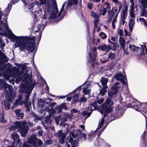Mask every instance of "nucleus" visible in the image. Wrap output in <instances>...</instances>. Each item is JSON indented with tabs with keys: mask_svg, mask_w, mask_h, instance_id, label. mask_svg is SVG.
Here are the masks:
<instances>
[{
	"mask_svg": "<svg viewBox=\"0 0 147 147\" xmlns=\"http://www.w3.org/2000/svg\"><path fill=\"white\" fill-rule=\"evenodd\" d=\"M108 57L111 59H112L115 58V55L114 53H111L109 54Z\"/></svg>",
	"mask_w": 147,
	"mask_h": 147,
	"instance_id": "42",
	"label": "nucleus"
},
{
	"mask_svg": "<svg viewBox=\"0 0 147 147\" xmlns=\"http://www.w3.org/2000/svg\"><path fill=\"white\" fill-rule=\"evenodd\" d=\"M0 25L1 26H0V30H2L3 28L6 29V26H5V23L0 22Z\"/></svg>",
	"mask_w": 147,
	"mask_h": 147,
	"instance_id": "40",
	"label": "nucleus"
},
{
	"mask_svg": "<svg viewBox=\"0 0 147 147\" xmlns=\"http://www.w3.org/2000/svg\"><path fill=\"white\" fill-rule=\"evenodd\" d=\"M15 47H19L21 51L25 52L27 50L28 52H32L34 51L35 45V37L15 36Z\"/></svg>",
	"mask_w": 147,
	"mask_h": 147,
	"instance_id": "1",
	"label": "nucleus"
},
{
	"mask_svg": "<svg viewBox=\"0 0 147 147\" xmlns=\"http://www.w3.org/2000/svg\"><path fill=\"white\" fill-rule=\"evenodd\" d=\"M96 48L94 47L93 49V54H91L90 53H89V55L90 58V60H89V62L92 63V66L94 68L95 64L97 65L98 63L97 62L96 59Z\"/></svg>",
	"mask_w": 147,
	"mask_h": 147,
	"instance_id": "12",
	"label": "nucleus"
},
{
	"mask_svg": "<svg viewBox=\"0 0 147 147\" xmlns=\"http://www.w3.org/2000/svg\"><path fill=\"white\" fill-rule=\"evenodd\" d=\"M83 92L84 94L86 95L90 93V90L87 88H84L83 89Z\"/></svg>",
	"mask_w": 147,
	"mask_h": 147,
	"instance_id": "36",
	"label": "nucleus"
},
{
	"mask_svg": "<svg viewBox=\"0 0 147 147\" xmlns=\"http://www.w3.org/2000/svg\"><path fill=\"white\" fill-rule=\"evenodd\" d=\"M52 141L53 140H52L49 139L47 140L46 141V143L47 145H49L52 143Z\"/></svg>",
	"mask_w": 147,
	"mask_h": 147,
	"instance_id": "52",
	"label": "nucleus"
},
{
	"mask_svg": "<svg viewBox=\"0 0 147 147\" xmlns=\"http://www.w3.org/2000/svg\"><path fill=\"white\" fill-rule=\"evenodd\" d=\"M68 139L69 142L71 143V147H78L79 139L78 138L75 140H73V138H75V136L74 133L73 131H71L69 133V137Z\"/></svg>",
	"mask_w": 147,
	"mask_h": 147,
	"instance_id": "11",
	"label": "nucleus"
},
{
	"mask_svg": "<svg viewBox=\"0 0 147 147\" xmlns=\"http://www.w3.org/2000/svg\"><path fill=\"white\" fill-rule=\"evenodd\" d=\"M19 67H20L22 68V70H24L26 68V66L25 65H22L19 64L18 66Z\"/></svg>",
	"mask_w": 147,
	"mask_h": 147,
	"instance_id": "53",
	"label": "nucleus"
},
{
	"mask_svg": "<svg viewBox=\"0 0 147 147\" xmlns=\"http://www.w3.org/2000/svg\"><path fill=\"white\" fill-rule=\"evenodd\" d=\"M60 106L61 107L62 109H64L66 110L67 109V107L65 103H62Z\"/></svg>",
	"mask_w": 147,
	"mask_h": 147,
	"instance_id": "43",
	"label": "nucleus"
},
{
	"mask_svg": "<svg viewBox=\"0 0 147 147\" xmlns=\"http://www.w3.org/2000/svg\"><path fill=\"white\" fill-rule=\"evenodd\" d=\"M82 138L83 140H86L87 138H86V134L84 133L82 135Z\"/></svg>",
	"mask_w": 147,
	"mask_h": 147,
	"instance_id": "59",
	"label": "nucleus"
},
{
	"mask_svg": "<svg viewBox=\"0 0 147 147\" xmlns=\"http://www.w3.org/2000/svg\"><path fill=\"white\" fill-rule=\"evenodd\" d=\"M51 118V116L48 115L47 116L45 119L42 122V125L47 130L51 127L52 121Z\"/></svg>",
	"mask_w": 147,
	"mask_h": 147,
	"instance_id": "13",
	"label": "nucleus"
},
{
	"mask_svg": "<svg viewBox=\"0 0 147 147\" xmlns=\"http://www.w3.org/2000/svg\"><path fill=\"white\" fill-rule=\"evenodd\" d=\"M12 137L13 139L15 140H17V144H18L20 142L21 140L19 139L20 136L16 133H13L11 134Z\"/></svg>",
	"mask_w": 147,
	"mask_h": 147,
	"instance_id": "21",
	"label": "nucleus"
},
{
	"mask_svg": "<svg viewBox=\"0 0 147 147\" xmlns=\"http://www.w3.org/2000/svg\"><path fill=\"white\" fill-rule=\"evenodd\" d=\"M113 105V102L111 100L110 98H108L106 100L105 102L101 105V109L103 111H101L102 113L104 112V114L101 119V121L100 123L103 124L105 122V118L107 116L109 113H110L113 111L111 106Z\"/></svg>",
	"mask_w": 147,
	"mask_h": 147,
	"instance_id": "5",
	"label": "nucleus"
},
{
	"mask_svg": "<svg viewBox=\"0 0 147 147\" xmlns=\"http://www.w3.org/2000/svg\"><path fill=\"white\" fill-rule=\"evenodd\" d=\"M119 43L122 49H124L125 47V39L123 37H120L119 40Z\"/></svg>",
	"mask_w": 147,
	"mask_h": 147,
	"instance_id": "22",
	"label": "nucleus"
},
{
	"mask_svg": "<svg viewBox=\"0 0 147 147\" xmlns=\"http://www.w3.org/2000/svg\"><path fill=\"white\" fill-rule=\"evenodd\" d=\"M34 116L35 118V120H36V121L38 120H40L42 119V117H41L37 115H35Z\"/></svg>",
	"mask_w": 147,
	"mask_h": 147,
	"instance_id": "46",
	"label": "nucleus"
},
{
	"mask_svg": "<svg viewBox=\"0 0 147 147\" xmlns=\"http://www.w3.org/2000/svg\"><path fill=\"white\" fill-rule=\"evenodd\" d=\"M88 8L90 10L92 9L93 7V4L91 2L88 3L87 4Z\"/></svg>",
	"mask_w": 147,
	"mask_h": 147,
	"instance_id": "48",
	"label": "nucleus"
},
{
	"mask_svg": "<svg viewBox=\"0 0 147 147\" xmlns=\"http://www.w3.org/2000/svg\"><path fill=\"white\" fill-rule=\"evenodd\" d=\"M100 60L102 63H104L108 61H109V59L107 57H102L100 58Z\"/></svg>",
	"mask_w": 147,
	"mask_h": 147,
	"instance_id": "32",
	"label": "nucleus"
},
{
	"mask_svg": "<svg viewBox=\"0 0 147 147\" xmlns=\"http://www.w3.org/2000/svg\"><path fill=\"white\" fill-rule=\"evenodd\" d=\"M36 134H33L28 140V142L29 144L32 145H30L27 143H24L23 147H38L42 144V142L39 139L36 138Z\"/></svg>",
	"mask_w": 147,
	"mask_h": 147,
	"instance_id": "8",
	"label": "nucleus"
},
{
	"mask_svg": "<svg viewBox=\"0 0 147 147\" xmlns=\"http://www.w3.org/2000/svg\"><path fill=\"white\" fill-rule=\"evenodd\" d=\"M125 20H122L121 19V21L120 22V23H121V24H122V25H123L124 24L125 21Z\"/></svg>",
	"mask_w": 147,
	"mask_h": 147,
	"instance_id": "63",
	"label": "nucleus"
},
{
	"mask_svg": "<svg viewBox=\"0 0 147 147\" xmlns=\"http://www.w3.org/2000/svg\"><path fill=\"white\" fill-rule=\"evenodd\" d=\"M114 77L117 80L120 81L123 85H125L126 83L124 80L125 77L121 72L116 74Z\"/></svg>",
	"mask_w": 147,
	"mask_h": 147,
	"instance_id": "16",
	"label": "nucleus"
},
{
	"mask_svg": "<svg viewBox=\"0 0 147 147\" xmlns=\"http://www.w3.org/2000/svg\"><path fill=\"white\" fill-rule=\"evenodd\" d=\"M14 113L17 117H18V119H22L23 118L24 114L21 109L15 110Z\"/></svg>",
	"mask_w": 147,
	"mask_h": 147,
	"instance_id": "18",
	"label": "nucleus"
},
{
	"mask_svg": "<svg viewBox=\"0 0 147 147\" xmlns=\"http://www.w3.org/2000/svg\"><path fill=\"white\" fill-rule=\"evenodd\" d=\"M19 70V69L16 67H14L12 69L7 68L6 71L7 73L4 75V77L7 80H9L10 78L12 77L16 79H18L19 81L24 80L22 76V74L20 72Z\"/></svg>",
	"mask_w": 147,
	"mask_h": 147,
	"instance_id": "4",
	"label": "nucleus"
},
{
	"mask_svg": "<svg viewBox=\"0 0 147 147\" xmlns=\"http://www.w3.org/2000/svg\"><path fill=\"white\" fill-rule=\"evenodd\" d=\"M108 41L109 42L110 44H111V43H112V46L113 47H116V43L114 42L111 41L109 39L108 40Z\"/></svg>",
	"mask_w": 147,
	"mask_h": 147,
	"instance_id": "55",
	"label": "nucleus"
},
{
	"mask_svg": "<svg viewBox=\"0 0 147 147\" xmlns=\"http://www.w3.org/2000/svg\"><path fill=\"white\" fill-rule=\"evenodd\" d=\"M4 93L7 99L3 100L2 102V105L6 110L10 108V105L16 95V92L14 91L12 86L6 84L4 86Z\"/></svg>",
	"mask_w": 147,
	"mask_h": 147,
	"instance_id": "2",
	"label": "nucleus"
},
{
	"mask_svg": "<svg viewBox=\"0 0 147 147\" xmlns=\"http://www.w3.org/2000/svg\"><path fill=\"white\" fill-rule=\"evenodd\" d=\"M43 131L42 130H40L38 131V134L39 136H41L42 134Z\"/></svg>",
	"mask_w": 147,
	"mask_h": 147,
	"instance_id": "60",
	"label": "nucleus"
},
{
	"mask_svg": "<svg viewBox=\"0 0 147 147\" xmlns=\"http://www.w3.org/2000/svg\"><path fill=\"white\" fill-rule=\"evenodd\" d=\"M91 16L95 18H99V16L97 15V13L93 11L91 12Z\"/></svg>",
	"mask_w": 147,
	"mask_h": 147,
	"instance_id": "39",
	"label": "nucleus"
},
{
	"mask_svg": "<svg viewBox=\"0 0 147 147\" xmlns=\"http://www.w3.org/2000/svg\"><path fill=\"white\" fill-rule=\"evenodd\" d=\"M79 93L76 94H75L73 97V100L74 102L77 101L78 100V99L79 97Z\"/></svg>",
	"mask_w": 147,
	"mask_h": 147,
	"instance_id": "34",
	"label": "nucleus"
},
{
	"mask_svg": "<svg viewBox=\"0 0 147 147\" xmlns=\"http://www.w3.org/2000/svg\"><path fill=\"white\" fill-rule=\"evenodd\" d=\"M107 15L108 16L107 17L108 20V21L109 22H111L113 16H114L115 14L113 11L111 10H109L108 11Z\"/></svg>",
	"mask_w": 147,
	"mask_h": 147,
	"instance_id": "20",
	"label": "nucleus"
},
{
	"mask_svg": "<svg viewBox=\"0 0 147 147\" xmlns=\"http://www.w3.org/2000/svg\"><path fill=\"white\" fill-rule=\"evenodd\" d=\"M73 132L74 133L76 138H78L79 139V138H81L82 136V133L79 130H75L74 131V132Z\"/></svg>",
	"mask_w": 147,
	"mask_h": 147,
	"instance_id": "25",
	"label": "nucleus"
},
{
	"mask_svg": "<svg viewBox=\"0 0 147 147\" xmlns=\"http://www.w3.org/2000/svg\"><path fill=\"white\" fill-rule=\"evenodd\" d=\"M99 18H96L94 20V28H96L97 26V24L99 23Z\"/></svg>",
	"mask_w": 147,
	"mask_h": 147,
	"instance_id": "38",
	"label": "nucleus"
},
{
	"mask_svg": "<svg viewBox=\"0 0 147 147\" xmlns=\"http://www.w3.org/2000/svg\"><path fill=\"white\" fill-rule=\"evenodd\" d=\"M18 129V131H20L21 136L25 137L26 135L28 130V128L23 125L21 122H16L15 123L10 125L9 129L10 131Z\"/></svg>",
	"mask_w": 147,
	"mask_h": 147,
	"instance_id": "6",
	"label": "nucleus"
},
{
	"mask_svg": "<svg viewBox=\"0 0 147 147\" xmlns=\"http://www.w3.org/2000/svg\"><path fill=\"white\" fill-rule=\"evenodd\" d=\"M65 3H66V2H65L63 4L62 6V7L60 10V12L58 13V16H61V15H62V16H64L65 15V11L64 12L63 14H62V12L63 10L64 9V7H65Z\"/></svg>",
	"mask_w": 147,
	"mask_h": 147,
	"instance_id": "29",
	"label": "nucleus"
},
{
	"mask_svg": "<svg viewBox=\"0 0 147 147\" xmlns=\"http://www.w3.org/2000/svg\"><path fill=\"white\" fill-rule=\"evenodd\" d=\"M91 105L94 108V110L98 109H99V107L97 105V102L96 101H95L93 103L91 104Z\"/></svg>",
	"mask_w": 147,
	"mask_h": 147,
	"instance_id": "35",
	"label": "nucleus"
},
{
	"mask_svg": "<svg viewBox=\"0 0 147 147\" xmlns=\"http://www.w3.org/2000/svg\"><path fill=\"white\" fill-rule=\"evenodd\" d=\"M130 16L132 18H134L135 17V14L134 12H130Z\"/></svg>",
	"mask_w": 147,
	"mask_h": 147,
	"instance_id": "61",
	"label": "nucleus"
},
{
	"mask_svg": "<svg viewBox=\"0 0 147 147\" xmlns=\"http://www.w3.org/2000/svg\"><path fill=\"white\" fill-rule=\"evenodd\" d=\"M7 56L3 53L0 52V66L2 65L4 61L7 62Z\"/></svg>",
	"mask_w": 147,
	"mask_h": 147,
	"instance_id": "19",
	"label": "nucleus"
},
{
	"mask_svg": "<svg viewBox=\"0 0 147 147\" xmlns=\"http://www.w3.org/2000/svg\"><path fill=\"white\" fill-rule=\"evenodd\" d=\"M139 2L141 8V16L147 18V0H139ZM139 20L142 24L143 23V25L147 27V20L142 18H139Z\"/></svg>",
	"mask_w": 147,
	"mask_h": 147,
	"instance_id": "7",
	"label": "nucleus"
},
{
	"mask_svg": "<svg viewBox=\"0 0 147 147\" xmlns=\"http://www.w3.org/2000/svg\"><path fill=\"white\" fill-rule=\"evenodd\" d=\"M35 81L30 78L28 85H27L24 88L23 91L24 100L23 101V103L26 108V111L28 112L30 111V106L31 105V103L29 101V97L35 85Z\"/></svg>",
	"mask_w": 147,
	"mask_h": 147,
	"instance_id": "3",
	"label": "nucleus"
},
{
	"mask_svg": "<svg viewBox=\"0 0 147 147\" xmlns=\"http://www.w3.org/2000/svg\"><path fill=\"white\" fill-rule=\"evenodd\" d=\"M104 8L106 10L108 9H109L110 8V6H109V3L105 2L104 4Z\"/></svg>",
	"mask_w": 147,
	"mask_h": 147,
	"instance_id": "37",
	"label": "nucleus"
},
{
	"mask_svg": "<svg viewBox=\"0 0 147 147\" xmlns=\"http://www.w3.org/2000/svg\"><path fill=\"white\" fill-rule=\"evenodd\" d=\"M56 104L55 102H53L51 103L49 105L50 107L51 108H53Z\"/></svg>",
	"mask_w": 147,
	"mask_h": 147,
	"instance_id": "56",
	"label": "nucleus"
},
{
	"mask_svg": "<svg viewBox=\"0 0 147 147\" xmlns=\"http://www.w3.org/2000/svg\"><path fill=\"white\" fill-rule=\"evenodd\" d=\"M54 135L58 137L59 138V142L60 143L62 144L64 143V140L66 137V134L63 133L61 130L57 131V133H55Z\"/></svg>",
	"mask_w": 147,
	"mask_h": 147,
	"instance_id": "14",
	"label": "nucleus"
},
{
	"mask_svg": "<svg viewBox=\"0 0 147 147\" xmlns=\"http://www.w3.org/2000/svg\"><path fill=\"white\" fill-rule=\"evenodd\" d=\"M129 47L131 50L133 51H136L135 47L134 45H131L130 44L129 45Z\"/></svg>",
	"mask_w": 147,
	"mask_h": 147,
	"instance_id": "45",
	"label": "nucleus"
},
{
	"mask_svg": "<svg viewBox=\"0 0 147 147\" xmlns=\"http://www.w3.org/2000/svg\"><path fill=\"white\" fill-rule=\"evenodd\" d=\"M67 118L66 117H64L62 118L61 119V121L63 122H65L66 121Z\"/></svg>",
	"mask_w": 147,
	"mask_h": 147,
	"instance_id": "58",
	"label": "nucleus"
},
{
	"mask_svg": "<svg viewBox=\"0 0 147 147\" xmlns=\"http://www.w3.org/2000/svg\"><path fill=\"white\" fill-rule=\"evenodd\" d=\"M98 48L102 51L108 52L111 49V46L109 45H107L105 44H104L102 45L98 46Z\"/></svg>",
	"mask_w": 147,
	"mask_h": 147,
	"instance_id": "17",
	"label": "nucleus"
},
{
	"mask_svg": "<svg viewBox=\"0 0 147 147\" xmlns=\"http://www.w3.org/2000/svg\"><path fill=\"white\" fill-rule=\"evenodd\" d=\"M118 32L120 36H122L123 35V32L122 29H120Z\"/></svg>",
	"mask_w": 147,
	"mask_h": 147,
	"instance_id": "57",
	"label": "nucleus"
},
{
	"mask_svg": "<svg viewBox=\"0 0 147 147\" xmlns=\"http://www.w3.org/2000/svg\"><path fill=\"white\" fill-rule=\"evenodd\" d=\"M126 16V14L125 12H123V14L121 15V19L122 20H125V17Z\"/></svg>",
	"mask_w": 147,
	"mask_h": 147,
	"instance_id": "49",
	"label": "nucleus"
},
{
	"mask_svg": "<svg viewBox=\"0 0 147 147\" xmlns=\"http://www.w3.org/2000/svg\"><path fill=\"white\" fill-rule=\"evenodd\" d=\"M56 110L58 112V113H59L61 112L62 111V109L60 106H57L56 108Z\"/></svg>",
	"mask_w": 147,
	"mask_h": 147,
	"instance_id": "47",
	"label": "nucleus"
},
{
	"mask_svg": "<svg viewBox=\"0 0 147 147\" xmlns=\"http://www.w3.org/2000/svg\"><path fill=\"white\" fill-rule=\"evenodd\" d=\"M12 5L11 3H9L8 4L7 7L6 8V11L7 12V14H5V16H6L7 14H8L10 11Z\"/></svg>",
	"mask_w": 147,
	"mask_h": 147,
	"instance_id": "30",
	"label": "nucleus"
},
{
	"mask_svg": "<svg viewBox=\"0 0 147 147\" xmlns=\"http://www.w3.org/2000/svg\"><path fill=\"white\" fill-rule=\"evenodd\" d=\"M40 3L42 4H46L47 5V11L48 12L51 13V14L53 16L54 18H56L58 16L57 13V7L56 1L54 2V5L53 6L51 12V10L52 6L48 0H40Z\"/></svg>",
	"mask_w": 147,
	"mask_h": 147,
	"instance_id": "9",
	"label": "nucleus"
},
{
	"mask_svg": "<svg viewBox=\"0 0 147 147\" xmlns=\"http://www.w3.org/2000/svg\"><path fill=\"white\" fill-rule=\"evenodd\" d=\"M103 124H102V123H99V124H98V126L97 129H99L100 128L102 125H103Z\"/></svg>",
	"mask_w": 147,
	"mask_h": 147,
	"instance_id": "62",
	"label": "nucleus"
},
{
	"mask_svg": "<svg viewBox=\"0 0 147 147\" xmlns=\"http://www.w3.org/2000/svg\"><path fill=\"white\" fill-rule=\"evenodd\" d=\"M107 11V10L103 8L102 9H100V15H102L103 16L105 15Z\"/></svg>",
	"mask_w": 147,
	"mask_h": 147,
	"instance_id": "33",
	"label": "nucleus"
},
{
	"mask_svg": "<svg viewBox=\"0 0 147 147\" xmlns=\"http://www.w3.org/2000/svg\"><path fill=\"white\" fill-rule=\"evenodd\" d=\"M91 106H90L89 107L88 109L85 110L82 113V116L86 117L85 119L90 117L93 111V110L91 109Z\"/></svg>",
	"mask_w": 147,
	"mask_h": 147,
	"instance_id": "15",
	"label": "nucleus"
},
{
	"mask_svg": "<svg viewBox=\"0 0 147 147\" xmlns=\"http://www.w3.org/2000/svg\"><path fill=\"white\" fill-rule=\"evenodd\" d=\"M141 54L145 55V53H147V48L146 46H144L141 48Z\"/></svg>",
	"mask_w": 147,
	"mask_h": 147,
	"instance_id": "31",
	"label": "nucleus"
},
{
	"mask_svg": "<svg viewBox=\"0 0 147 147\" xmlns=\"http://www.w3.org/2000/svg\"><path fill=\"white\" fill-rule=\"evenodd\" d=\"M104 100L103 98H101L100 100H96L97 103H98L99 104H101L103 103Z\"/></svg>",
	"mask_w": 147,
	"mask_h": 147,
	"instance_id": "51",
	"label": "nucleus"
},
{
	"mask_svg": "<svg viewBox=\"0 0 147 147\" xmlns=\"http://www.w3.org/2000/svg\"><path fill=\"white\" fill-rule=\"evenodd\" d=\"M108 79L106 78L103 77H102L101 78L100 81L102 84V86L106 87H108L107 85V82L108 81Z\"/></svg>",
	"mask_w": 147,
	"mask_h": 147,
	"instance_id": "24",
	"label": "nucleus"
},
{
	"mask_svg": "<svg viewBox=\"0 0 147 147\" xmlns=\"http://www.w3.org/2000/svg\"><path fill=\"white\" fill-rule=\"evenodd\" d=\"M78 3V0H69L67 4V7L66 8L72 6L73 5H75Z\"/></svg>",
	"mask_w": 147,
	"mask_h": 147,
	"instance_id": "23",
	"label": "nucleus"
},
{
	"mask_svg": "<svg viewBox=\"0 0 147 147\" xmlns=\"http://www.w3.org/2000/svg\"><path fill=\"white\" fill-rule=\"evenodd\" d=\"M124 32L125 33V36H130L131 35V34L130 33H129L128 32L127 30L126 29H125L124 30Z\"/></svg>",
	"mask_w": 147,
	"mask_h": 147,
	"instance_id": "50",
	"label": "nucleus"
},
{
	"mask_svg": "<svg viewBox=\"0 0 147 147\" xmlns=\"http://www.w3.org/2000/svg\"><path fill=\"white\" fill-rule=\"evenodd\" d=\"M108 88V87H106L104 86H102V89L100 90L99 93L101 94L103 96L105 93L107 92V89Z\"/></svg>",
	"mask_w": 147,
	"mask_h": 147,
	"instance_id": "26",
	"label": "nucleus"
},
{
	"mask_svg": "<svg viewBox=\"0 0 147 147\" xmlns=\"http://www.w3.org/2000/svg\"><path fill=\"white\" fill-rule=\"evenodd\" d=\"M119 84V82H116L112 87L111 93L109 92V90L108 94L109 97L107 99V100L108 98H110L111 100L113 103V101L111 100V98L113 96V95L116 94L118 89L120 88L121 87L118 86Z\"/></svg>",
	"mask_w": 147,
	"mask_h": 147,
	"instance_id": "10",
	"label": "nucleus"
},
{
	"mask_svg": "<svg viewBox=\"0 0 147 147\" xmlns=\"http://www.w3.org/2000/svg\"><path fill=\"white\" fill-rule=\"evenodd\" d=\"M22 99V96H20L19 98L16 100L15 102L13 103V105L14 106H16L18 105H21L22 101L21 99Z\"/></svg>",
	"mask_w": 147,
	"mask_h": 147,
	"instance_id": "28",
	"label": "nucleus"
},
{
	"mask_svg": "<svg viewBox=\"0 0 147 147\" xmlns=\"http://www.w3.org/2000/svg\"><path fill=\"white\" fill-rule=\"evenodd\" d=\"M5 69V67L4 66L0 67V71L1 72L3 71Z\"/></svg>",
	"mask_w": 147,
	"mask_h": 147,
	"instance_id": "64",
	"label": "nucleus"
},
{
	"mask_svg": "<svg viewBox=\"0 0 147 147\" xmlns=\"http://www.w3.org/2000/svg\"><path fill=\"white\" fill-rule=\"evenodd\" d=\"M134 5H133V4H131L130 7V12H134Z\"/></svg>",
	"mask_w": 147,
	"mask_h": 147,
	"instance_id": "54",
	"label": "nucleus"
},
{
	"mask_svg": "<svg viewBox=\"0 0 147 147\" xmlns=\"http://www.w3.org/2000/svg\"><path fill=\"white\" fill-rule=\"evenodd\" d=\"M100 35L102 39H105L107 37L106 34L103 32H101Z\"/></svg>",
	"mask_w": 147,
	"mask_h": 147,
	"instance_id": "41",
	"label": "nucleus"
},
{
	"mask_svg": "<svg viewBox=\"0 0 147 147\" xmlns=\"http://www.w3.org/2000/svg\"><path fill=\"white\" fill-rule=\"evenodd\" d=\"M87 100V99L85 97L84 95L83 97H81L80 99V100L81 102H86V101Z\"/></svg>",
	"mask_w": 147,
	"mask_h": 147,
	"instance_id": "44",
	"label": "nucleus"
},
{
	"mask_svg": "<svg viewBox=\"0 0 147 147\" xmlns=\"http://www.w3.org/2000/svg\"><path fill=\"white\" fill-rule=\"evenodd\" d=\"M134 23V20L132 18L130 19L129 24V27L130 29V32L132 30L133 27Z\"/></svg>",
	"mask_w": 147,
	"mask_h": 147,
	"instance_id": "27",
	"label": "nucleus"
}]
</instances>
